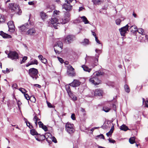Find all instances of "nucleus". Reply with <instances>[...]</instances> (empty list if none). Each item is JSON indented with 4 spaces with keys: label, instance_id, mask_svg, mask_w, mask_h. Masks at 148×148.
I'll use <instances>...</instances> for the list:
<instances>
[{
    "label": "nucleus",
    "instance_id": "nucleus-44",
    "mask_svg": "<svg viewBox=\"0 0 148 148\" xmlns=\"http://www.w3.org/2000/svg\"><path fill=\"white\" fill-rule=\"evenodd\" d=\"M60 13L59 11H57L55 10L53 12L54 15L55 16V15H59Z\"/></svg>",
    "mask_w": 148,
    "mask_h": 148
},
{
    "label": "nucleus",
    "instance_id": "nucleus-40",
    "mask_svg": "<svg viewBox=\"0 0 148 148\" xmlns=\"http://www.w3.org/2000/svg\"><path fill=\"white\" fill-rule=\"evenodd\" d=\"M103 73L101 71H98L96 73V76L97 77L99 76L103 75Z\"/></svg>",
    "mask_w": 148,
    "mask_h": 148
},
{
    "label": "nucleus",
    "instance_id": "nucleus-14",
    "mask_svg": "<svg viewBox=\"0 0 148 148\" xmlns=\"http://www.w3.org/2000/svg\"><path fill=\"white\" fill-rule=\"evenodd\" d=\"M58 20L57 19L55 18H52L51 20V23L55 29H58V24H59V23H58Z\"/></svg>",
    "mask_w": 148,
    "mask_h": 148
},
{
    "label": "nucleus",
    "instance_id": "nucleus-46",
    "mask_svg": "<svg viewBox=\"0 0 148 148\" xmlns=\"http://www.w3.org/2000/svg\"><path fill=\"white\" fill-rule=\"evenodd\" d=\"M41 61L42 63H43L45 64H46L47 63V60L44 58Z\"/></svg>",
    "mask_w": 148,
    "mask_h": 148
},
{
    "label": "nucleus",
    "instance_id": "nucleus-48",
    "mask_svg": "<svg viewBox=\"0 0 148 148\" xmlns=\"http://www.w3.org/2000/svg\"><path fill=\"white\" fill-rule=\"evenodd\" d=\"M38 124L40 127L42 128L44 125L43 123L41 121H39L38 122Z\"/></svg>",
    "mask_w": 148,
    "mask_h": 148
},
{
    "label": "nucleus",
    "instance_id": "nucleus-8",
    "mask_svg": "<svg viewBox=\"0 0 148 148\" xmlns=\"http://www.w3.org/2000/svg\"><path fill=\"white\" fill-rule=\"evenodd\" d=\"M129 25L130 26L131 25L130 24L128 23L125 26L119 29V31L122 36H124L127 31H129L128 28Z\"/></svg>",
    "mask_w": 148,
    "mask_h": 148
},
{
    "label": "nucleus",
    "instance_id": "nucleus-54",
    "mask_svg": "<svg viewBox=\"0 0 148 148\" xmlns=\"http://www.w3.org/2000/svg\"><path fill=\"white\" fill-rule=\"evenodd\" d=\"M95 39L96 42L98 44H101V46H102V44L100 42V41L98 39V38L97 37H95Z\"/></svg>",
    "mask_w": 148,
    "mask_h": 148
},
{
    "label": "nucleus",
    "instance_id": "nucleus-36",
    "mask_svg": "<svg viewBox=\"0 0 148 148\" xmlns=\"http://www.w3.org/2000/svg\"><path fill=\"white\" fill-rule=\"evenodd\" d=\"M8 27H14L13 22L12 21H10L8 22Z\"/></svg>",
    "mask_w": 148,
    "mask_h": 148
},
{
    "label": "nucleus",
    "instance_id": "nucleus-53",
    "mask_svg": "<svg viewBox=\"0 0 148 148\" xmlns=\"http://www.w3.org/2000/svg\"><path fill=\"white\" fill-rule=\"evenodd\" d=\"M47 104L49 108H51L53 107V106L50 103L47 101Z\"/></svg>",
    "mask_w": 148,
    "mask_h": 148
},
{
    "label": "nucleus",
    "instance_id": "nucleus-24",
    "mask_svg": "<svg viewBox=\"0 0 148 148\" xmlns=\"http://www.w3.org/2000/svg\"><path fill=\"white\" fill-rule=\"evenodd\" d=\"M40 15L41 18L44 21L47 17V16L46 14L42 12H40Z\"/></svg>",
    "mask_w": 148,
    "mask_h": 148
},
{
    "label": "nucleus",
    "instance_id": "nucleus-2",
    "mask_svg": "<svg viewBox=\"0 0 148 148\" xmlns=\"http://www.w3.org/2000/svg\"><path fill=\"white\" fill-rule=\"evenodd\" d=\"M8 8L11 10L12 12H16L17 14L19 15L21 14L22 11L20 9L19 7L16 5L14 3H10L8 6Z\"/></svg>",
    "mask_w": 148,
    "mask_h": 148
},
{
    "label": "nucleus",
    "instance_id": "nucleus-38",
    "mask_svg": "<svg viewBox=\"0 0 148 148\" xmlns=\"http://www.w3.org/2000/svg\"><path fill=\"white\" fill-rule=\"evenodd\" d=\"M70 14L69 12H66L64 14V18H70Z\"/></svg>",
    "mask_w": 148,
    "mask_h": 148
},
{
    "label": "nucleus",
    "instance_id": "nucleus-15",
    "mask_svg": "<svg viewBox=\"0 0 148 148\" xmlns=\"http://www.w3.org/2000/svg\"><path fill=\"white\" fill-rule=\"evenodd\" d=\"M81 83V82L79 80L74 79L72 82L69 84V85L73 87H76L79 86Z\"/></svg>",
    "mask_w": 148,
    "mask_h": 148
},
{
    "label": "nucleus",
    "instance_id": "nucleus-32",
    "mask_svg": "<svg viewBox=\"0 0 148 148\" xmlns=\"http://www.w3.org/2000/svg\"><path fill=\"white\" fill-rule=\"evenodd\" d=\"M89 41L87 39H84V41L82 42V44L84 45H86L89 44Z\"/></svg>",
    "mask_w": 148,
    "mask_h": 148
},
{
    "label": "nucleus",
    "instance_id": "nucleus-17",
    "mask_svg": "<svg viewBox=\"0 0 148 148\" xmlns=\"http://www.w3.org/2000/svg\"><path fill=\"white\" fill-rule=\"evenodd\" d=\"M62 6V9H64L67 11H70L71 10L72 7L70 4L68 5L66 3L63 4Z\"/></svg>",
    "mask_w": 148,
    "mask_h": 148
},
{
    "label": "nucleus",
    "instance_id": "nucleus-41",
    "mask_svg": "<svg viewBox=\"0 0 148 148\" xmlns=\"http://www.w3.org/2000/svg\"><path fill=\"white\" fill-rule=\"evenodd\" d=\"M19 90L23 94L25 93V92H27V91L24 88H20L19 89Z\"/></svg>",
    "mask_w": 148,
    "mask_h": 148
},
{
    "label": "nucleus",
    "instance_id": "nucleus-29",
    "mask_svg": "<svg viewBox=\"0 0 148 148\" xmlns=\"http://www.w3.org/2000/svg\"><path fill=\"white\" fill-rule=\"evenodd\" d=\"M82 20L83 21L85 24L88 23L89 22L87 19V18L85 16H83L81 17Z\"/></svg>",
    "mask_w": 148,
    "mask_h": 148
},
{
    "label": "nucleus",
    "instance_id": "nucleus-56",
    "mask_svg": "<svg viewBox=\"0 0 148 148\" xmlns=\"http://www.w3.org/2000/svg\"><path fill=\"white\" fill-rule=\"evenodd\" d=\"M108 140L109 141V142L110 143H114L115 142V141L113 139H111L110 138H109L108 139Z\"/></svg>",
    "mask_w": 148,
    "mask_h": 148
},
{
    "label": "nucleus",
    "instance_id": "nucleus-57",
    "mask_svg": "<svg viewBox=\"0 0 148 148\" xmlns=\"http://www.w3.org/2000/svg\"><path fill=\"white\" fill-rule=\"evenodd\" d=\"M97 137L100 138H103V139H104L105 138L103 134H101L100 135H98Z\"/></svg>",
    "mask_w": 148,
    "mask_h": 148
},
{
    "label": "nucleus",
    "instance_id": "nucleus-28",
    "mask_svg": "<svg viewBox=\"0 0 148 148\" xmlns=\"http://www.w3.org/2000/svg\"><path fill=\"white\" fill-rule=\"evenodd\" d=\"M73 100L75 101L77 99V97L74 95L72 92L70 93V94L68 95Z\"/></svg>",
    "mask_w": 148,
    "mask_h": 148
},
{
    "label": "nucleus",
    "instance_id": "nucleus-21",
    "mask_svg": "<svg viewBox=\"0 0 148 148\" xmlns=\"http://www.w3.org/2000/svg\"><path fill=\"white\" fill-rule=\"evenodd\" d=\"M70 20V18H67L64 17L63 18L60 20V22L62 24H65L68 22H69Z\"/></svg>",
    "mask_w": 148,
    "mask_h": 148
},
{
    "label": "nucleus",
    "instance_id": "nucleus-62",
    "mask_svg": "<svg viewBox=\"0 0 148 148\" xmlns=\"http://www.w3.org/2000/svg\"><path fill=\"white\" fill-rule=\"evenodd\" d=\"M31 98V99H33V100L32 101L33 102H35L36 101V99L35 98V97H31L30 98V99Z\"/></svg>",
    "mask_w": 148,
    "mask_h": 148
},
{
    "label": "nucleus",
    "instance_id": "nucleus-42",
    "mask_svg": "<svg viewBox=\"0 0 148 148\" xmlns=\"http://www.w3.org/2000/svg\"><path fill=\"white\" fill-rule=\"evenodd\" d=\"M27 56H24L23 58V59L21 62V64H22L27 59Z\"/></svg>",
    "mask_w": 148,
    "mask_h": 148
},
{
    "label": "nucleus",
    "instance_id": "nucleus-12",
    "mask_svg": "<svg viewBox=\"0 0 148 148\" xmlns=\"http://www.w3.org/2000/svg\"><path fill=\"white\" fill-rule=\"evenodd\" d=\"M95 51L97 54H96V58H95L94 57H92V59L94 60V65L95 66H97L98 64V58L99 56V55L101 53V50H99L98 49H96Z\"/></svg>",
    "mask_w": 148,
    "mask_h": 148
},
{
    "label": "nucleus",
    "instance_id": "nucleus-20",
    "mask_svg": "<svg viewBox=\"0 0 148 148\" xmlns=\"http://www.w3.org/2000/svg\"><path fill=\"white\" fill-rule=\"evenodd\" d=\"M0 35L3 38H11V37L10 35L5 33L2 31H1L0 32Z\"/></svg>",
    "mask_w": 148,
    "mask_h": 148
},
{
    "label": "nucleus",
    "instance_id": "nucleus-9",
    "mask_svg": "<svg viewBox=\"0 0 148 148\" xmlns=\"http://www.w3.org/2000/svg\"><path fill=\"white\" fill-rule=\"evenodd\" d=\"M26 34L30 36H34L37 34V30L34 27L29 29L25 33Z\"/></svg>",
    "mask_w": 148,
    "mask_h": 148
},
{
    "label": "nucleus",
    "instance_id": "nucleus-13",
    "mask_svg": "<svg viewBox=\"0 0 148 148\" xmlns=\"http://www.w3.org/2000/svg\"><path fill=\"white\" fill-rule=\"evenodd\" d=\"M75 37L74 36L72 35H69L67 36L65 38V42L68 44L71 43L75 38Z\"/></svg>",
    "mask_w": 148,
    "mask_h": 148
},
{
    "label": "nucleus",
    "instance_id": "nucleus-61",
    "mask_svg": "<svg viewBox=\"0 0 148 148\" xmlns=\"http://www.w3.org/2000/svg\"><path fill=\"white\" fill-rule=\"evenodd\" d=\"M38 58L40 60H41L44 58L42 56V55H39L38 56Z\"/></svg>",
    "mask_w": 148,
    "mask_h": 148
},
{
    "label": "nucleus",
    "instance_id": "nucleus-7",
    "mask_svg": "<svg viewBox=\"0 0 148 148\" xmlns=\"http://www.w3.org/2000/svg\"><path fill=\"white\" fill-rule=\"evenodd\" d=\"M67 74L70 76L73 77L75 75V73L74 71V69L70 65H69L67 67Z\"/></svg>",
    "mask_w": 148,
    "mask_h": 148
},
{
    "label": "nucleus",
    "instance_id": "nucleus-11",
    "mask_svg": "<svg viewBox=\"0 0 148 148\" xmlns=\"http://www.w3.org/2000/svg\"><path fill=\"white\" fill-rule=\"evenodd\" d=\"M30 27V24L27 23H25L19 27L21 32H26L27 30Z\"/></svg>",
    "mask_w": 148,
    "mask_h": 148
},
{
    "label": "nucleus",
    "instance_id": "nucleus-22",
    "mask_svg": "<svg viewBox=\"0 0 148 148\" xmlns=\"http://www.w3.org/2000/svg\"><path fill=\"white\" fill-rule=\"evenodd\" d=\"M103 0H92V1L93 3L94 4L96 5H99L101 3H102Z\"/></svg>",
    "mask_w": 148,
    "mask_h": 148
},
{
    "label": "nucleus",
    "instance_id": "nucleus-34",
    "mask_svg": "<svg viewBox=\"0 0 148 148\" xmlns=\"http://www.w3.org/2000/svg\"><path fill=\"white\" fill-rule=\"evenodd\" d=\"M24 119L25 120V122L26 123L27 125V126H28L30 129H31V128H32L33 126H32V125H31L30 123H29V122L28 121H27V120L26 119Z\"/></svg>",
    "mask_w": 148,
    "mask_h": 148
},
{
    "label": "nucleus",
    "instance_id": "nucleus-30",
    "mask_svg": "<svg viewBox=\"0 0 148 148\" xmlns=\"http://www.w3.org/2000/svg\"><path fill=\"white\" fill-rule=\"evenodd\" d=\"M82 67L83 68L84 70L86 71L90 72L91 70V69L88 68L87 66L84 65H83Z\"/></svg>",
    "mask_w": 148,
    "mask_h": 148
},
{
    "label": "nucleus",
    "instance_id": "nucleus-31",
    "mask_svg": "<svg viewBox=\"0 0 148 148\" xmlns=\"http://www.w3.org/2000/svg\"><path fill=\"white\" fill-rule=\"evenodd\" d=\"M114 129V126H113V127H111V129L110 130V131L108 133H107L106 134L107 136L109 137V136H110L112 134L113 132V130Z\"/></svg>",
    "mask_w": 148,
    "mask_h": 148
},
{
    "label": "nucleus",
    "instance_id": "nucleus-47",
    "mask_svg": "<svg viewBox=\"0 0 148 148\" xmlns=\"http://www.w3.org/2000/svg\"><path fill=\"white\" fill-rule=\"evenodd\" d=\"M14 27H9V30L11 32H13L14 31Z\"/></svg>",
    "mask_w": 148,
    "mask_h": 148
},
{
    "label": "nucleus",
    "instance_id": "nucleus-37",
    "mask_svg": "<svg viewBox=\"0 0 148 148\" xmlns=\"http://www.w3.org/2000/svg\"><path fill=\"white\" fill-rule=\"evenodd\" d=\"M5 19L3 15L0 14V24L4 22Z\"/></svg>",
    "mask_w": 148,
    "mask_h": 148
},
{
    "label": "nucleus",
    "instance_id": "nucleus-5",
    "mask_svg": "<svg viewBox=\"0 0 148 148\" xmlns=\"http://www.w3.org/2000/svg\"><path fill=\"white\" fill-rule=\"evenodd\" d=\"M5 53L8 55V57L12 60H16L18 58V55L16 51H10L8 53L5 51Z\"/></svg>",
    "mask_w": 148,
    "mask_h": 148
},
{
    "label": "nucleus",
    "instance_id": "nucleus-19",
    "mask_svg": "<svg viewBox=\"0 0 148 148\" xmlns=\"http://www.w3.org/2000/svg\"><path fill=\"white\" fill-rule=\"evenodd\" d=\"M93 92L94 93L95 96H101L102 95V92L100 89H96L95 91H93Z\"/></svg>",
    "mask_w": 148,
    "mask_h": 148
},
{
    "label": "nucleus",
    "instance_id": "nucleus-26",
    "mask_svg": "<svg viewBox=\"0 0 148 148\" xmlns=\"http://www.w3.org/2000/svg\"><path fill=\"white\" fill-rule=\"evenodd\" d=\"M120 128L121 130L124 131H126L127 130L129 129L128 127L124 124L122 125L120 127Z\"/></svg>",
    "mask_w": 148,
    "mask_h": 148
},
{
    "label": "nucleus",
    "instance_id": "nucleus-10",
    "mask_svg": "<svg viewBox=\"0 0 148 148\" xmlns=\"http://www.w3.org/2000/svg\"><path fill=\"white\" fill-rule=\"evenodd\" d=\"M89 81L92 84L95 85H98L100 83V81L98 77L96 76H92L89 79Z\"/></svg>",
    "mask_w": 148,
    "mask_h": 148
},
{
    "label": "nucleus",
    "instance_id": "nucleus-1",
    "mask_svg": "<svg viewBox=\"0 0 148 148\" xmlns=\"http://www.w3.org/2000/svg\"><path fill=\"white\" fill-rule=\"evenodd\" d=\"M28 73L29 76L33 79L36 80L37 78V74L38 72L37 69L34 68H31L29 70Z\"/></svg>",
    "mask_w": 148,
    "mask_h": 148
},
{
    "label": "nucleus",
    "instance_id": "nucleus-39",
    "mask_svg": "<svg viewBox=\"0 0 148 148\" xmlns=\"http://www.w3.org/2000/svg\"><path fill=\"white\" fill-rule=\"evenodd\" d=\"M124 88L125 90L127 93H129L130 92V89L128 86L127 84H125L124 86Z\"/></svg>",
    "mask_w": 148,
    "mask_h": 148
},
{
    "label": "nucleus",
    "instance_id": "nucleus-3",
    "mask_svg": "<svg viewBox=\"0 0 148 148\" xmlns=\"http://www.w3.org/2000/svg\"><path fill=\"white\" fill-rule=\"evenodd\" d=\"M48 133H46L45 135L38 134L37 135L38 136H36L35 137V138L37 141H39L44 140L45 138H46L47 141L49 143H50V142H51V140H49V138H48V137H49V135H48ZM48 134H49L50 135H51L50 133H49Z\"/></svg>",
    "mask_w": 148,
    "mask_h": 148
},
{
    "label": "nucleus",
    "instance_id": "nucleus-55",
    "mask_svg": "<svg viewBox=\"0 0 148 148\" xmlns=\"http://www.w3.org/2000/svg\"><path fill=\"white\" fill-rule=\"evenodd\" d=\"M71 118L73 120H75V115L74 114H72L71 115Z\"/></svg>",
    "mask_w": 148,
    "mask_h": 148
},
{
    "label": "nucleus",
    "instance_id": "nucleus-58",
    "mask_svg": "<svg viewBox=\"0 0 148 148\" xmlns=\"http://www.w3.org/2000/svg\"><path fill=\"white\" fill-rule=\"evenodd\" d=\"M42 128L45 132L47 130V128L45 125H44Z\"/></svg>",
    "mask_w": 148,
    "mask_h": 148
},
{
    "label": "nucleus",
    "instance_id": "nucleus-43",
    "mask_svg": "<svg viewBox=\"0 0 148 148\" xmlns=\"http://www.w3.org/2000/svg\"><path fill=\"white\" fill-rule=\"evenodd\" d=\"M24 96L25 97V98L27 100H28L30 99V97L29 95L27 94H24Z\"/></svg>",
    "mask_w": 148,
    "mask_h": 148
},
{
    "label": "nucleus",
    "instance_id": "nucleus-35",
    "mask_svg": "<svg viewBox=\"0 0 148 148\" xmlns=\"http://www.w3.org/2000/svg\"><path fill=\"white\" fill-rule=\"evenodd\" d=\"M110 110V108L107 107H104L103 108V110L106 112H109Z\"/></svg>",
    "mask_w": 148,
    "mask_h": 148
},
{
    "label": "nucleus",
    "instance_id": "nucleus-50",
    "mask_svg": "<svg viewBox=\"0 0 148 148\" xmlns=\"http://www.w3.org/2000/svg\"><path fill=\"white\" fill-rule=\"evenodd\" d=\"M17 103L18 106V108L19 109H20V106L21 105L22 103L19 101H17Z\"/></svg>",
    "mask_w": 148,
    "mask_h": 148
},
{
    "label": "nucleus",
    "instance_id": "nucleus-49",
    "mask_svg": "<svg viewBox=\"0 0 148 148\" xmlns=\"http://www.w3.org/2000/svg\"><path fill=\"white\" fill-rule=\"evenodd\" d=\"M51 136V139L52 140V141L55 143H56L57 142V141L56 138L54 136L52 137Z\"/></svg>",
    "mask_w": 148,
    "mask_h": 148
},
{
    "label": "nucleus",
    "instance_id": "nucleus-63",
    "mask_svg": "<svg viewBox=\"0 0 148 148\" xmlns=\"http://www.w3.org/2000/svg\"><path fill=\"white\" fill-rule=\"evenodd\" d=\"M18 86L16 84H14L12 85V87L15 88H16Z\"/></svg>",
    "mask_w": 148,
    "mask_h": 148
},
{
    "label": "nucleus",
    "instance_id": "nucleus-59",
    "mask_svg": "<svg viewBox=\"0 0 148 148\" xmlns=\"http://www.w3.org/2000/svg\"><path fill=\"white\" fill-rule=\"evenodd\" d=\"M57 48L54 47V51L56 53L59 54L60 53V51L57 50Z\"/></svg>",
    "mask_w": 148,
    "mask_h": 148
},
{
    "label": "nucleus",
    "instance_id": "nucleus-27",
    "mask_svg": "<svg viewBox=\"0 0 148 148\" xmlns=\"http://www.w3.org/2000/svg\"><path fill=\"white\" fill-rule=\"evenodd\" d=\"M30 133L33 136L37 135L38 134L37 132L34 129H32L30 130Z\"/></svg>",
    "mask_w": 148,
    "mask_h": 148
},
{
    "label": "nucleus",
    "instance_id": "nucleus-33",
    "mask_svg": "<svg viewBox=\"0 0 148 148\" xmlns=\"http://www.w3.org/2000/svg\"><path fill=\"white\" fill-rule=\"evenodd\" d=\"M129 142L131 144H134L135 142V138L134 137H132L129 139Z\"/></svg>",
    "mask_w": 148,
    "mask_h": 148
},
{
    "label": "nucleus",
    "instance_id": "nucleus-23",
    "mask_svg": "<svg viewBox=\"0 0 148 148\" xmlns=\"http://www.w3.org/2000/svg\"><path fill=\"white\" fill-rule=\"evenodd\" d=\"M70 85L69 84H67L65 86V88L66 90V91L68 95L70 94V93L72 92L70 87Z\"/></svg>",
    "mask_w": 148,
    "mask_h": 148
},
{
    "label": "nucleus",
    "instance_id": "nucleus-25",
    "mask_svg": "<svg viewBox=\"0 0 148 148\" xmlns=\"http://www.w3.org/2000/svg\"><path fill=\"white\" fill-rule=\"evenodd\" d=\"M33 120L35 122V123L36 125V126H37L38 121H39L40 119L37 117V114H35L33 118Z\"/></svg>",
    "mask_w": 148,
    "mask_h": 148
},
{
    "label": "nucleus",
    "instance_id": "nucleus-64",
    "mask_svg": "<svg viewBox=\"0 0 148 148\" xmlns=\"http://www.w3.org/2000/svg\"><path fill=\"white\" fill-rule=\"evenodd\" d=\"M145 105L146 107L148 108V101H145Z\"/></svg>",
    "mask_w": 148,
    "mask_h": 148
},
{
    "label": "nucleus",
    "instance_id": "nucleus-51",
    "mask_svg": "<svg viewBox=\"0 0 148 148\" xmlns=\"http://www.w3.org/2000/svg\"><path fill=\"white\" fill-rule=\"evenodd\" d=\"M58 60H59V61L61 63H63L64 60L62 58L59 57H58Z\"/></svg>",
    "mask_w": 148,
    "mask_h": 148
},
{
    "label": "nucleus",
    "instance_id": "nucleus-18",
    "mask_svg": "<svg viewBox=\"0 0 148 148\" xmlns=\"http://www.w3.org/2000/svg\"><path fill=\"white\" fill-rule=\"evenodd\" d=\"M54 47L56 48L58 47L62 49L63 47V43L60 40L57 41L56 44L54 45Z\"/></svg>",
    "mask_w": 148,
    "mask_h": 148
},
{
    "label": "nucleus",
    "instance_id": "nucleus-45",
    "mask_svg": "<svg viewBox=\"0 0 148 148\" xmlns=\"http://www.w3.org/2000/svg\"><path fill=\"white\" fill-rule=\"evenodd\" d=\"M121 22V20L120 19H118L116 20V23L117 25H120Z\"/></svg>",
    "mask_w": 148,
    "mask_h": 148
},
{
    "label": "nucleus",
    "instance_id": "nucleus-60",
    "mask_svg": "<svg viewBox=\"0 0 148 148\" xmlns=\"http://www.w3.org/2000/svg\"><path fill=\"white\" fill-rule=\"evenodd\" d=\"M65 2L69 4H70V3H71L73 0H64Z\"/></svg>",
    "mask_w": 148,
    "mask_h": 148
},
{
    "label": "nucleus",
    "instance_id": "nucleus-6",
    "mask_svg": "<svg viewBox=\"0 0 148 148\" xmlns=\"http://www.w3.org/2000/svg\"><path fill=\"white\" fill-rule=\"evenodd\" d=\"M73 125L69 123H67L65 125V129L66 132L71 134L75 131V129L73 127Z\"/></svg>",
    "mask_w": 148,
    "mask_h": 148
},
{
    "label": "nucleus",
    "instance_id": "nucleus-52",
    "mask_svg": "<svg viewBox=\"0 0 148 148\" xmlns=\"http://www.w3.org/2000/svg\"><path fill=\"white\" fill-rule=\"evenodd\" d=\"M36 2L35 1L29 2L28 3V4L30 5H34Z\"/></svg>",
    "mask_w": 148,
    "mask_h": 148
},
{
    "label": "nucleus",
    "instance_id": "nucleus-4",
    "mask_svg": "<svg viewBox=\"0 0 148 148\" xmlns=\"http://www.w3.org/2000/svg\"><path fill=\"white\" fill-rule=\"evenodd\" d=\"M130 32L134 33L135 32L137 31L139 33L142 35H145V33L144 30L142 28H139L137 29V27L135 25H132L129 28Z\"/></svg>",
    "mask_w": 148,
    "mask_h": 148
},
{
    "label": "nucleus",
    "instance_id": "nucleus-16",
    "mask_svg": "<svg viewBox=\"0 0 148 148\" xmlns=\"http://www.w3.org/2000/svg\"><path fill=\"white\" fill-rule=\"evenodd\" d=\"M30 61L28 62L26 65V67H28L32 65L36 64L38 65V63L37 60L36 59H31Z\"/></svg>",
    "mask_w": 148,
    "mask_h": 148
}]
</instances>
